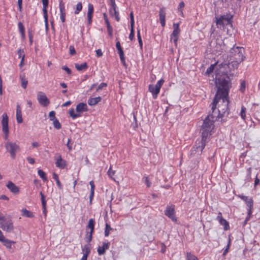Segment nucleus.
I'll use <instances>...</instances> for the list:
<instances>
[{
    "instance_id": "f257e3e1",
    "label": "nucleus",
    "mask_w": 260,
    "mask_h": 260,
    "mask_svg": "<svg viewBox=\"0 0 260 260\" xmlns=\"http://www.w3.org/2000/svg\"><path fill=\"white\" fill-rule=\"evenodd\" d=\"M218 119L217 116H214V114L212 112L210 113L204 120L202 125V139L197 143L191 150L190 154H194L196 152L201 154L203 149L205 148L206 143L208 142V137L210 135L211 132V126L214 124L215 121Z\"/></svg>"
},
{
    "instance_id": "f03ea898",
    "label": "nucleus",
    "mask_w": 260,
    "mask_h": 260,
    "mask_svg": "<svg viewBox=\"0 0 260 260\" xmlns=\"http://www.w3.org/2000/svg\"><path fill=\"white\" fill-rule=\"evenodd\" d=\"M230 101L228 95H215L211 104L212 112L218 118L227 117L229 114V104Z\"/></svg>"
},
{
    "instance_id": "7ed1b4c3",
    "label": "nucleus",
    "mask_w": 260,
    "mask_h": 260,
    "mask_svg": "<svg viewBox=\"0 0 260 260\" xmlns=\"http://www.w3.org/2000/svg\"><path fill=\"white\" fill-rule=\"evenodd\" d=\"M217 88L216 96L219 95H229L231 87V80L228 75L216 74L215 81Z\"/></svg>"
},
{
    "instance_id": "20e7f679",
    "label": "nucleus",
    "mask_w": 260,
    "mask_h": 260,
    "mask_svg": "<svg viewBox=\"0 0 260 260\" xmlns=\"http://www.w3.org/2000/svg\"><path fill=\"white\" fill-rule=\"evenodd\" d=\"M245 52L244 48L242 47H234L230 50V56L233 57L231 59L237 60V61H243L245 57L244 55Z\"/></svg>"
},
{
    "instance_id": "39448f33",
    "label": "nucleus",
    "mask_w": 260,
    "mask_h": 260,
    "mask_svg": "<svg viewBox=\"0 0 260 260\" xmlns=\"http://www.w3.org/2000/svg\"><path fill=\"white\" fill-rule=\"evenodd\" d=\"M0 228L8 233H11L14 230L13 221L10 217L8 216L3 221L0 222Z\"/></svg>"
},
{
    "instance_id": "423d86ee",
    "label": "nucleus",
    "mask_w": 260,
    "mask_h": 260,
    "mask_svg": "<svg viewBox=\"0 0 260 260\" xmlns=\"http://www.w3.org/2000/svg\"><path fill=\"white\" fill-rule=\"evenodd\" d=\"M5 146L7 151L10 153L11 157L15 158L16 153L20 150L19 145L14 142H7L5 143Z\"/></svg>"
},
{
    "instance_id": "0eeeda50",
    "label": "nucleus",
    "mask_w": 260,
    "mask_h": 260,
    "mask_svg": "<svg viewBox=\"0 0 260 260\" xmlns=\"http://www.w3.org/2000/svg\"><path fill=\"white\" fill-rule=\"evenodd\" d=\"M165 81L164 79H161L159 80L155 85L150 84L148 86L149 91L152 93L153 98L155 99L157 97V94L160 92V89L164 84Z\"/></svg>"
},
{
    "instance_id": "6e6552de",
    "label": "nucleus",
    "mask_w": 260,
    "mask_h": 260,
    "mask_svg": "<svg viewBox=\"0 0 260 260\" xmlns=\"http://www.w3.org/2000/svg\"><path fill=\"white\" fill-rule=\"evenodd\" d=\"M2 131L4 133V139L6 140L8 139L9 129L8 126V116L6 113L2 115Z\"/></svg>"
},
{
    "instance_id": "1a4fd4ad",
    "label": "nucleus",
    "mask_w": 260,
    "mask_h": 260,
    "mask_svg": "<svg viewBox=\"0 0 260 260\" xmlns=\"http://www.w3.org/2000/svg\"><path fill=\"white\" fill-rule=\"evenodd\" d=\"M165 215L170 218L172 221L176 222L177 219L175 215V206H167L165 211Z\"/></svg>"
},
{
    "instance_id": "9d476101",
    "label": "nucleus",
    "mask_w": 260,
    "mask_h": 260,
    "mask_svg": "<svg viewBox=\"0 0 260 260\" xmlns=\"http://www.w3.org/2000/svg\"><path fill=\"white\" fill-rule=\"evenodd\" d=\"M37 99L40 104L44 107H46L50 104L49 99L43 92L40 91L38 93Z\"/></svg>"
},
{
    "instance_id": "9b49d317",
    "label": "nucleus",
    "mask_w": 260,
    "mask_h": 260,
    "mask_svg": "<svg viewBox=\"0 0 260 260\" xmlns=\"http://www.w3.org/2000/svg\"><path fill=\"white\" fill-rule=\"evenodd\" d=\"M239 197L246 203L247 206L249 208L248 209L247 214L249 216H250L252 213V209L253 208V205L252 199L251 198H249L247 196H245L243 195H240Z\"/></svg>"
},
{
    "instance_id": "f8f14e48",
    "label": "nucleus",
    "mask_w": 260,
    "mask_h": 260,
    "mask_svg": "<svg viewBox=\"0 0 260 260\" xmlns=\"http://www.w3.org/2000/svg\"><path fill=\"white\" fill-rule=\"evenodd\" d=\"M230 63L226 62H222L219 64V69L216 74L228 75L230 71Z\"/></svg>"
},
{
    "instance_id": "ddd939ff",
    "label": "nucleus",
    "mask_w": 260,
    "mask_h": 260,
    "mask_svg": "<svg viewBox=\"0 0 260 260\" xmlns=\"http://www.w3.org/2000/svg\"><path fill=\"white\" fill-rule=\"evenodd\" d=\"M55 159H56L55 165L57 168L63 169L66 166L65 160L62 159L61 156L59 153H56L55 155Z\"/></svg>"
},
{
    "instance_id": "4468645a",
    "label": "nucleus",
    "mask_w": 260,
    "mask_h": 260,
    "mask_svg": "<svg viewBox=\"0 0 260 260\" xmlns=\"http://www.w3.org/2000/svg\"><path fill=\"white\" fill-rule=\"evenodd\" d=\"M166 8L162 7L159 11V20L162 27H165L166 25Z\"/></svg>"
},
{
    "instance_id": "2eb2a0df",
    "label": "nucleus",
    "mask_w": 260,
    "mask_h": 260,
    "mask_svg": "<svg viewBox=\"0 0 260 260\" xmlns=\"http://www.w3.org/2000/svg\"><path fill=\"white\" fill-rule=\"evenodd\" d=\"M60 11V18L62 22H64L66 20V9L64 3L62 1L59 2V4Z\"/></svg>"
},
{
    "instance_id": "dca6fc26",
    "label": "nucleus",
    "mask_w": 260,
    "mask_h": 260,
    "mask_svg": "<svg viewBox=\"0 0 260 260\" xmlns=\"http://www.w3.org/2000/svg\"><path fill=\"white\" fill-rule=\"evenodd\" d=\"M217 219L218 220L221 225H223L224 230L225 231H226L230 229L229 222L225 219L222 218V214L220 212L218 213Z\"/></svg>"
},
{
    "instance_id": "f3484780",
    "label": "nucleus",
    "mask_w": 260,
    "mask_h": 260,
    "mask_svg": "<svg viewBox=\"0 0 260 260\" xmlns=\"http://www.w3.org/2000/svg\"><path fill=\"white\" fill-rule=\"evenodd\" d=\"M7 187L13 193L17 194L19 192V187L12 181L8 182V184H7Z\"/></svg>"
},
{
    "instance_id": "a211bd4d",
    "label": "nucleus",
    "mask_w": 260,
    "mask_h": 260,
    "mask_svg": "<svg viewBox=\"0 0 260 260\" xmlns=\"http://www.w3.org/2000/svg\"><path fill=\"white\" fill-rule=\"evenodd\" d=\"M87 106L86 104L84 103H80L77 105L76 108L77 112L80 114L83 112L87 111Z\"/></svg>"
},
{
    "instance_id": "6ab92c4d",
    "label": "nucleus",
    "mask_w": 260,
    "mask_h": 260,
    "mask_svg": "<svg viewBox=\"0 0 260 260\" xmlns=\"http://www.w3.org/2000/svg\"><path fill=\"white\" fill-rule=\"evenodd\" d=\"M0 241L8 248H11L12 244L15 243V241L6 238L4 235L3 236V238H0Z\"/></svg>"
},
{
    "instance_id": "aec40b11",
    "label": "nucleus",
    "mask_w": 260,
    "mask_h": 260,
    "mask_svg": "<svg viewBox=\"0 0 260 260\" xmlns=\"http://www.w3.org/2000/svg\"><path fill=\"white\" fill-rule=\"evenodd\" d=\"M110 243H105L104 242L103 243V245L102 247L99 246L98 248V254L100 255H103L105 253V251L109 249V248Z\"/></svg>"
},
{
    "instance_id": "412c9836",
    "label": "nucleus",
    "mask_w": 260,
    "mask_h": 260,
    "mask_svg": "<svg viewBox=\"0 0 260 260\" xmlns=\"http://www.w3.org/2000/svg\"><path fill=\"white\" fill-rule=\"evenodd\" d=\"M102 100L101 96L90 98L88 100V104L90 106H94L99 103Z\"/></svg>"
},
{
    "instance_id": "4be33fe9",
    "label": "nucleus",
    "mask_w": 260,
    "mask_h": 260,
    "mask_svg": "<svg viewBox=\"0 0 260 260\" xmlns=\"http://www.w3.org/2000/svg\"><path fill=\"white\" fill-rule=\"evenodd\" d=\"M16 119H17V122L18 123H21L23 121V119H22V117L21 110L20 109V107L19 105H17Z\"/></svg>"
},
{
    "instance_id": "5701e85b",
    "label": "nucleus",
    "mask_w": 260,
    "mask_h": 260,
    "mask_svg": "<svg viewBox=\"0 0 260 260\" xmlns=\"http://www.w3.org/2000/svg\"><path fill=\"white\" fill-rule=\"evenodd\" d=\"M40 196L41 197V202L43 207V212L44 214V215L46 216L47 214V211H46V201L45 200V197L44 195L43 194L42 192H40Z\"/></svg>"
},
{
    "instance_id": "b1692460",
    "label": "nucleus",
    "mask_w": 260,
    "mask_h": 260,
    "mask_svg": "<svg viewBox=\"0 0 260 260\" xmlns=\"http://www.w3.org/2000/svg\"><path fill=\"white\" fill-rule=\"evenodd\" d=\"M222 18V20L224 21L225 25H228L231 23L232 20L231 19L233 18V16L231 14L226 15H222L220 16Z\"/></svg>"
},
{
    "instance_id": "393cba45",
    "label": "nucleus",
    "mask_w": 260,
    "mask_h": 260,
    "mask_svg": "<svg viewBox=\"0 0 260 260\" xmlns=\"http://www.w3.org/2000/svg\"><path fill=\"white\" fill-rule=\"evenodd\" d=\"M20 78L21 80V85L22 87L24 89H26L27 87V85L28 83V81L27 78L25 77L24 74H21L20 75Z\"/></svg>"
},
{
    "instance_id": "a878e982",
    "label": "nucleus",
    "mask_w": 260,
    "mask_h": 260,
    "mask_svg": "<svg viewBox=\"0 0 260 260\" xmlns=\"http://www.w3.org/2000/svg\"><path fill=\"white\" fill-rule=\"evenodd\" d=\"M75 68L78 71H85L87 69L88 66L86 62H84L82 64H75Z\"/></svg>"
},
{
    "instance_id": "bb28decb",
    "label": "nucleus",
    "mask_w": 260,
    "mask_h": 260,
    "mask_svg": "<svg viewBox=\"0 0 260 260\" xmlns=\"http://www.w3.org/2000/svg\"><path fill=\"white\" fill-rule=\"evenodd\" d=\"M239 0H221L223 5L225 7L233 6Z\"/></svg>"
},
{
    "instance_id": "cd10ccee",
    "label": "nucleus",
    "mask_w": 260,
    "mask_h": 260,
    "mask_svg": "<svg viewBox=\"0 0 260 260\" xmlns=\"http://www.w3.org/2000/svg\"><path fill=\"white\" fill-rule=\"evenodd\" d=\"M180 32V29L179 28V23H174L173 24V31L171 35L173 36H178Z\"/></svg>"
},
{
    "instance_id": "c85d7f7f",
    "label": "nucleus",
    "mask_w": 260,
    "mask_h": 260,
    "mask_svg": "<svg viewBox=\"0 0 260 260\" xmlns=\"http://www.w3.org/2000/svg\"><path fill=\"white\" fill-rule=\"evenodd\" d=\"M89 184L90 185L91 188H90V193L89 196V199H90V202L91 203L92 200L94 196V188H95V185L94 184V182L93 180H91L89 182Z\"/></svg>"
},
{
    "instance_id": "c756f323",
    "label": "nucleus",
    "mask_w": 260,
    "mask_h": 260,
    "mask_svg": "<svg viewBox=\"0 0 260 260\" xmlns=\"http://www.w3.org/2000/svg\"><path fill=\"white\" fill-rule=\"evenodd\" d=\"M94 225H95L94 219L93 218L90 219L88 221V224L87 226V228H88L90 230V231L89 233H93L94 229Z\"/></svg>"
},
{
    "instance_id": "7c9ffc66",
    "label": "nucleus",
    "mask_w": 260,
    "mask_h": 260,
    "mask_svg": "<svg viewBox=\"0 0 260 260\" xmlns=\"http://www.w3.org/2000/svg\"><path fill=\"white\" fill-rule=\"evenodd\" d=\"M21 212H22V216H25V217H29V218H32L34 217V214L32 212L26 210V209H22L21 210Z\"/></svg>"
},
{
    "instance_id": "2f4dec72",
    "label": "nucleus",
    "mask_w": 260,
    "mask_h": 260,
    "mask_svg": "<svg viewBox=\"0 0 260 260\" xmlns=\"http://www.w3.org/2000/svg\"><path fill=\"white\" fill-rule=\"evenodd\" d=\"M110 8L109 9V12L111 15L113 16L112 11L116 10L117 7L115 4V0H109Z\"/></svg>"
},
{
    "instance_id": "473e14b6",
    "label": "nucleus",
    "mask_w": 260,
    "mask_h": 260,
    "mask_svg": "<svg viewBox=\"0 0 260 260\" xmlns=\"http://www.w3.org/2000/svg\"><path fill=\"white\" fill-rule=\"evenodd\" d=\"M47 7H48V6H43V14H44V17L45 19V25H46V28H48V15H47Z\"/></svg>"
},
{
    "instance_id": "72a5a7b5",
    "label": "nucleus",
    "mask_w": 260,
    "mask_h": 260,
    "mask_svg": "<svg viewBox=\"0 0 260 260\" xmlns=\"http://www.w3.org/2000/svg\"><path fill=\"white\" fill-rule=\"evenodd\" d=\"M53 178L56 181L57 185L58 186V188L60 189H62V185H61L60 181L59 180L58 176L57 174H56L55 173H53Z\"/></svg>"
},
{
    "instance_id": "f704fd0d",
    "label": "nucleus",
    "mask_w": 260,
    "mask_h": 260,
    "mask_svg": "<svg viewBox=\"0 0 260 260\" xmlns=\"http://www.w3.org/2000/svg\"><path fill=\"white\" fill-rule=\"evenodd\" d=\"M82 3L79 2L76 6L75 10L74 11L75 14H78L82 10Z\"/></svg>"
},
{
    "instance_id": "c9c22d12",
    "label": "nucleus",
    "mask_w": 260,
    "mask_h": 260,
    "mask_svg": "<svg viewBox=\"0 0 260 260\" xmlns=\"http://www.w3.org/2000/svg\"><path fill=\"white\" fill-rule=\"evenodd\" d=\"M216 23L218 27L221 28L222 26H223L224 24H225L224 22V21L222 20L221 17L219 18L216 17Z\"/></svg>"
},
{
    "instance_id": "e433bc0d",
    "label": "nucleus",
    "mask_w": 260,
    "mask_h": 260,
    "mask_svg": "<svg viewBox=\"0 0 260 260\" xmlns=\"http://www.w3.org/2000/svg\"><path fill=\"white\" fill-rule=\"evenodd\" d=\"M70 116L73 118L75 119L77 117L81 116V115L79 113H75L74 109H71L69 110Z\"/></svg>"
},
{
    "instance_id": "4c0bfd02",
    "label": "nucleus",
    "mask_w": 260,
    "mask_h": 260,
    "mask_svg": "<svg viewBox=\"0 0 260 260\" xmlns=\"http://www.w3.org/2000/svg\"><path fill=\"white\" fill-rule=\"evenodd\" d=\"M116 47L118 50V53L119 55L124 54V52L121 47L120 43L119 41H117L116 43Z\"/></svg>"
},
{
    "instance_id": "58836bf2",
    "label": "nucleus",
    "mask_w": 260,
    "mask_h": 260,
    "mask_svg": "<svg viewBox=\"0 0 260 260\" xmlns=\"http://www.w3.org/2000/svg\"><path fill=\"white\" fill-rule=\"evenodd\" d=\"M83 254L88 255L90 252V248L89 245H85L82 249Z\"/></svg>"
},
{
    "instance_id": "ea45409f",
    "label": "nucleus",
    "mask_w": 260,
    "mask_h": 260,
    "mask_svg": "<svg viewBox=\"0 0 260 260\" xmlns=\"http://www.w3.org/2000/svg\"><path fill=\"white\" fill-rule=\"evenodd\" d=\"M216 64V63L211 64L210 66L207 69L206 74L209 75L210 74H211L213 72Z\"/></svg>"
},
{
    "instance_id": "a19ab883",
    "label": "nucleus",
    "mask_w": 260,
    "mask_h": 260,
    "mask_svg": "<svg viewBox=\"0 0 260 260\" xmlns=\"http://www.w3.org/2000/svg\"><path fill=\"white\" fill-rule=\"evenodd\" d=\"M38 174L43 180L46 181L47 180L46 174L43 170H39L38 171Z\"/></svg>"
},
{
    "instance_id": "79ce46f5",
    "label": "nucleus",
    "mask_w": 260,
    "mask_h": 260,
    "mask_svg": "<svg viewBox=\"0 0 260 260\" xmlns=\"http://www.w3.org/2000/svg\"><path fill=\"white\" fill-rule=\"evenodd\" d=\"M186 258L187 260H198V257L190 252H187Z\"/></svg>"
},
{
    "instance_id": "37998d69",
    "label": "nucleus",
    "mask_w": 260,
    "mask_h": 260,
    "mask_svg": "<svg viewBox=\"0 0 260 260\" xmlns=\"http://www.w3.org/2000/svg\"><path fill=\"white\" fill-rule=\"evenodd\" d=\"M52 121H53V126L56 129H59L60 128H61V124H60L59 121H58V120L56 119Z\"/></svg>"
},
{
    "instance_id": "c03bdc74",
    "label": "nucleus",
    "mask_w": 260,
    "mask_h": 260,
    "mask_svg": "<svg viewBox=\"0 0 260 260\" xmlns=\"http://www.w3.org/2000/svg\"><path fill=\"white\" fill-rule=\"evenodd\" d=\"M112 229L110 227V225L106 223V228L105 230V236L108 237L109 235V232L110 230H112Z\"/></svg>"
},
{
    "instance_id": "a18cd8bd",
    "label": "nucleus",
    "mask_w": 260,
    "mask_h": 260,
    "mask_svg": "<svg viewBox=\"0 0 260 260\" xmlns=\"http://www.w3.org/2000/svg\"><path fill=\"white\" fill-rule=\"evenodd\" d=\"M93 13V6L91 4H88L87 15L92 16Z\"/></svg>"
},
{
    "instance_id": "49530a36",
    "label": "nucleus",
    "mask_w": 260,
    "mask_h": 260,
    "mask_svg": "<svg viewBox=\"0 0 260 260\" xmlns=\"http://www.w3.org/2000/svg\"><path fill=\"white\" fill-rule=\"evenodd\" d=\"M246 109L245 107H244V106H242L240 114L241 118L243 120H245V118H246Z\"/></svg>"
},
{
    "instance_id": "de8ad7c7",
    "label": "nucleus",
    "mask_w": 260,
    "mask_h": 260,
    "mask_svg": "<svg viewBox=\"0 0 260 260\" xmlns=\"http://www.w3.org/2000/svg\"><path fill=\"white\" fill-rule=\"evenodd\" d=\"M178 39V36H173L171 34V36H170L171 41H173L176 47H177V45Z\"/></svg>"
},
{
    "instance_id": "09e8293b",
    "label": "nucleus",
    "mask_w": 260,
    "mask_h": 260,
    "mask_svg": "<svg viewBox=\"0 0 260 260\" xmlns=\"http://www.w3.org/2000/svg\"><path fill=\"white\" fill-rule=\"evenodd\" d=\"M135 36L134 26H131V32L129 35V39L132 41Z\"/></svg>"
},
{
    "instance_id": "8fccbe9b",
    "label": "nucleus",
    "mask_w": 260,
    "mask_h": 260,
    "mask_svg": "<svg viewBox=\"0 0 260 260\" xmlns=\"http://www.w3.org/2000/svg\"><path fill=\"white\" fill-rule=\"evenodd\" d=\"M18 27H19V31H20V33L21 34V35L22 36H24L25 29H24V27L21 22L18 23Z\"/></svg>"
},
{
    "instance_id": "3c124183",
    "label": "nucleus",
    "mask_w": 260,
    "mask_h": 260,
    "mask_svg": "<svg viewBox=\"0 0 260 260\" xmlns=\"http://www.w3.org/2000/svg\"><path fill=\"white\" fill-rule=\"evenodd\" d=\"M17 54L18 55L19 58H24L25 54L23 49H19L17 51Z\"/></svg>"
},
{
    "instance_id": "603ef678",
    "label": "nucleus",
    "mask_w": 260,
    "mask_h": 260,
    "mask_svg": "<svg viewBox=\"0 0 260 260\" xmlns=\"http://www.w3.org/2000/svg\"><path fill=\"white\" fill-rule=\"evenodd\" d=\"M233 61H232L231 62V66L234 68H237L238 67V65L239 64V63H240L241 62H239V61H237V60H234V59H232Z\"/></svg>"
},
{
    "instance_id": "864d4df0",
    "label": "nucleus",
    "mask_w": 260,
    "mask_h": 260,
    "mask_svg": "<svg viewBox=\"0 0 260 260\" xmlns=\"http://www.w3.org/2000/svg\"><path fill=\"white\" fill-rule=\"evenodd\" d=\"M184 6H185V4L183 2H181L179 4L178 10V11L180 12L181 14H183V12H182V8H183L184 7Z\"/></svg>"
},
{
    "instance_id": "5fc2aeb1",
    "label": "nucleus",
    "mask_w": 260,
    "mask_h": 260,
    "mask_svg": "<svg viewBox=\"0 0 260 260\" xmlns=\"http://www.w3.org/2000/svg\"><path fill=\"white\" fill-rule=\"evenodd\" d=\"M107 30L108 32V34L111 38L113 37V29L110 25L107 26Z\"/></svg>"
},
{
    "instance_id": "6e6d98bb",
    "label": "nucleus",
    "mask_w": 260,
    "mask_h": 260,
    "mask_svg": "<svg viewBox=\"0 0 260 260\" xmlns=\"http://www.w3.org/2000/svg\"><path fill=\"white\" fill-rule=\"evenodd\" d=\"M49 116L50 117V120L51 121L56 119L55 117V112L53 111H52L49 112Z\"/></svg>"
},
{
    "instance_id": "4d7b16f0",
    "label": "nucleus",
    "mask_w": 260,
    "mask_h": 260,
    "mask_svg": "<svg viewBox=\"0 0 260 260\" xmlns=\"http://www.w3.org/2000/svg\"><path fill=\"white\" fill-rule=\"evenodd\" d=\"M113 12V15H114L116 20L117 21H119L120 20V17L119 16V12L117 10H115V11H112Z\"/></svg>"
},
{
    "instance_id": "13d9d810",
    "label": "nucleus",
    "mask_w": 260,
    "mask_h": 260,
    "mask_svg": "<svg viewBox=\"0 0 260 260\" xmlns=\"http://www.w3.org/2000/svg\"><path fill=\"white\" fill-rule=\"evenodd\" d=\"M245 90V82L244 81H242L241 82L240 90L242 92H244Z\"/></svg>"
},
{
    "instance_id": "bf43d9fd",
    "label": "nucleus",
    "mask_w": 260,
    "mask_h": 260,
    "mask_svg": "<svg viewBox=\"0 0 260 260\" xmlns=\"http://www.w3.org/2000/svg\"><path fill=\"white\" fill-rule=\"evenodd\" d=\"M114 174H115V171H112L111 170V167H110L108 171V174L111 178L113 179V180H115V179L113 178V176L114 175Z\"/></svg>"
},
{
    "instance_id": "052dcab7",
    "label": "nucleus",
    "mask_w": 260,
    "mask_h": 260,
    "mask_svg": "<svg viewBox=\"0 0 260 260\" xmlns=\"http://www.w3.org/2000/svg\"><path fill=\"white\" fill-rule=\"evenodd\" d=\"M107 86V84L106 83H101L96 89V91H99L101 90L103 87H105Z\"/></svg>"
},
{
    "instance_id": "680f3d73",
    "label": "nucleus",
    "mask_w": 260,
    "mask_h": 260,
    "mask_svg": "<svg viewBox=\"0 0 260 260\" xmlns=\"http://www.w3.org/2000/svg\"><path fill=\"white\" fill-rule=\"evenodd\" d=\"M28 37L30 44L31 45L33 42V35L30 30H28Z\"/></svg>"
},
{
    "instance_id": "e2e57ef3",
    "label": "nucleus",
    "mask_w": 260,
    "mask_h": 260,
    "mask_svg": "<svg viewBox=\"0 0 260 260\" xmlns=\"http://www.w3.org/2000/svg\"><path fill=\"white\" fill-rule=\"evenodd\" d=\"M62 69L63 70L65 71L67 73V74H69V75H70L72 73V71L71 70V69H69L67 66H62Z\"/></svg>"
},
{
    "instance_id": "0e129e2a",
    "label": "nucleus",
    "mask_w": 260,
    "mask_h": 260,
    "mask_svg": "<svg viewBox=\"0 0 260 260\" xmlns=\"http://www.w3.org/2000/svg\"><path fill=\"white\" fill-rule=\"evenodd\" d=\"M130 19H131V26H134V14H133V12H132L131 13H130Z\"/></svg>"
},
{
    "instance_id": "69168bd1",
    "label": "nucleus",
    "mask_w": 260,
    "mask_h": 260,
    "mask_svg": "<svg viewBox=\"0 0 260 260\" xmlns=\"http://www.w3.org/2000/svg\"><path fill=\"white\" fill-rule=\"evenodd\" d=\"M69 50H70V53L71 55H73L75 54L76 51H75V48L73 46H70L69 47Z\"/></svg>"
},
{
    "instance_id": "338daca9",
    "label": "nucleus",
    "mask_w": 260,
    "mask_h": 260,
    "mask_svg": "<svg viewBox=\"0 0 260 260\" xmlns=\"http://www.w3.org/2000/svg\"><path fill=\"white\" fill-rule=\"evenodd\" d=\"M119 57H120V59L121 63L123 64V66L126 67L124 54L119 55Z\"/></svg>"
},
{
    "instance_id": "774afa93",
    "label": "nucleus",
    "mask_w": 260,
    "mask_h": 260,
    "mask_svg": "<svg viewBox=\"0 0 260 260\" xmlns=\"http://www.w3.org/2000/svg\"><path fill=\"white\" fill-rule=\"evenodd\" d=\"M103 15L105 23L106 24V26L110 25L107 14L106 13H104Z\"/></svg>"
}]
</instances>
